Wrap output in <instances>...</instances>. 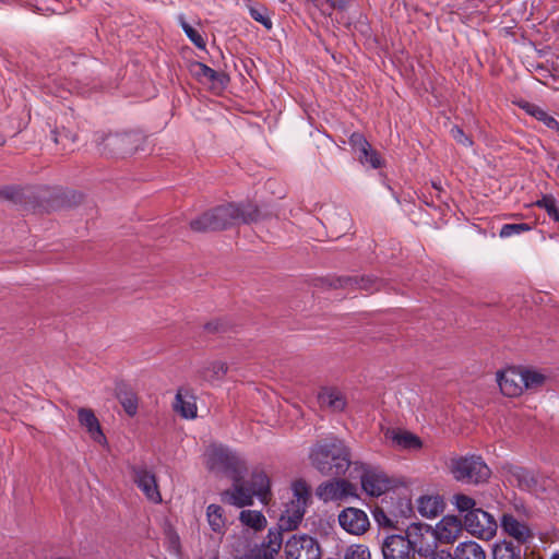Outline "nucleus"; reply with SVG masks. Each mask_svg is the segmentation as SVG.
Wrapping results in <instances>:
<instances>
[{"label":"nucleus","mask_w":559,"mask_h":559,"mask_svg":"<svg viewBox=\"0 0 559 559\" xmlns=\"http://www.w3.org/2000/svg\"><path fill=\"white\" fill-rule=\"evenodd\" d=\"M259 210L251 203L246 204H223L204 212L190 222V228L194 231H216L230 226L243 223L249 224L258 221Z\"/></svg>","instance_id":"f257e3e1"},{"label":"nucleus","mask_w":559,"mask_h":559,"mask_svg":"<svg viewBox=\"0 0 559 559\" xmlns=\"http://www.w3.org/2000/svg\"><path fill=\"white\" fill-rule=\"evenodd\" d=\"M310 461L316 469L326 476L344 475L353 464L349 449L337 438L316 444L311 449Z\"/></svg>","instance_id":"f03ea898"},{"label":"nucleus","mask_w":559,"mask_h":559,"mask_svg":"<svg viewBox=\"0 0 559 559\" xmlns=\"http://www.w3.org/2000/svg\"><path fill=\"white\" fill-rule=\"evenodd\" d=\"M205 465L209 471L225 475L231 480L243 479L247 472L245 460L223 444H211L205 451Z\"/></svg>","instance_id":"7ed1b4c3"},{"label":"nucleus","mask_w":559,"mask_h":559,"mask_svg":"<svg viewBox=\"0 0 559 559\" xmlns=\"http://www.w3.org/2000/svg\"><path fill=\"white\" fill-rule=\"evenodd\" d=\"M144 136L140 132L97 133L95 143L98 152L107 157H127L142 148Z\"/></svg>","instance_id":"20e7f679"},{"label":"nucleus","mask_w":559,"mask_h":559,"mask_svg":"<svg viewBox=\"0 0 559 559\" xmlns=\"http://www.w3.org/2000/svg\"><path fill=\"white\" fill-rule=\"evenodd\" d=\"M450 471L453 478L466 485L486 483L491 471L479 455L459 456L451 460Z\"/></svg>","instance_id":"39448f33"},{"label":"nucleus","mask_w":559,"mask_h":559,"mask_svg":"<svg viewBox=\"0 0 559 559\" xmlns=\"http://www.w3.org/2000/svg\"><path fill=\"white\" fill-rule=\"evenodd\" d=\"M293 499L286 504L284 512L278 519V530L293 531L300 524L308 501L310 499V489L305 480H296L292 487Z\"/></svg>","instance_id":"423d86ee"},{"label":"nucleus","mask_w":559,"mask_h":559,"mask_svg":"<svg viewBox=\"0 0 559 559\" xmlns=\"http://www.w3.org/2000/svg\"><path fill=\"white\" fill-rule=\"evenodd\" d=\"M433 528L428 524L412 523L406 532L405 538L409 540L413 554L420 557H429L436 551L437 540Z\"/></svg>","instance_id":"0eeeda50"},{"label":"nucleus","mask_w":559,"mask_h":559,"mask_svg":"<svg viewBox=\"0 0 559 559\" xmlns=\"http://www.w3.org/2000/svg\"><path fill=\"white\" fill-rule=\"evenodd\" d=\"M353 473H357L360 479L361 488L371 497H380L390 489L388 476L369 465L355 462Z\"/></svg>","instance_id":"6e6552de"},{"label":"nucleus","mask_w":559,"mask_h":559,"mask_svg":"<svg viewBox=\"0 0 559 559\" xmlns=\"http://www.w3.org/2000/svg\"><path fill=\"white\" fill-rule=\"evenodd\" d=\"M500 527L507 536V540H512L514 545L521 546L525 550L535 538L533 528L526 522L516 519L512 513H502Z\"/></svg>","instance_id":"1a4fd4ad"},{"label":"nucleus","mask_w":559,"mask_h":559,"mask_svg":"<svg viewBox=\"0 0 559 559\" xmlns=\"http://www.w3.org/2000/svg\"><path fill=\"white\" fill-rule=\"evenodd\" d=\"M463 523L468 533L485 540L491 539L498 528L495 516L480 508L469 510L465 514Z\"/></svg>","instance_id":"9d476101"},{"label":"nucleus","mask_w":559,"mask_h":559,"mask_svg":"<svg viewBox=\"0 0 559 559\" xmlns=\"http://www.w3.org/2000/svg\"><path fill=\"white\" fill-rule=\"evenodd\" d=\"M286 559H321L318 540L307 534L293 535L285 543Z\"/></svg>","instance_id":"9b49d317"},{"label":"nucleus","mask_w":559,"mask_h":559,"mask_svg":"<svg viewBox=\"0 0 559 559\" xmlns=\"http://www.w3.org/2000/svg\"><path fill=\"white\" fill-rule=\"evenodd\" d=\"M356 487L346 479H334L318 486L316 495L320 500L341 501L348 497H356Z\"/></svg>","instance_id":"f8f14e48"},{"label":"nucleus","mask_w":559,"mask_h":559,"mask_svg":"<svg viewBox=\"0 0 559 559\" xmlns=\"http://www.w3.org/2000/svg\"><path fill=\"white\" fill-rule=\"evenodd\" d=\"M283 544V531L270 530L266 540L245 552L240 559H275Z\"/></svg>","instance_id":"ddd939ff"},{"label":"nucleus","mask_w":559,"mask_h":559,"mask_svg":"<svg viewBox=\"0 0 559 559\" xmlns=\"http://www.w3.org/2000/svg\"><path fill=\"white\" fill-rule=\"evenodd\" d=\"M348 143L352 148L358 154V160L362 165H367L373 169H378L382 166L383 160L380 154L372 148L370 143L359 132H354L348 139Z\"/></svg>","instance_id":"4468645a"},{"label":"nucleus","mask_w":559,"mask_h":559,"mask_svg":"<svg viewBox=\"0 0 559 559\" xmlns=\"http://www.w3.org/2000/svg\"><path fill=\"white\" fill-rule=\"evenodd\" d=\"M132 473L134 483L144 496L154 503L162 502V495L155 474L145 466H134Z\"/></svg>","instance_id":"2eb2a0df"},{"label":"nucleus","mask_w":559,"mask_h":559,"mask_svg":"<svg viewBox=\"0 0 559 559\" xmlns=\"http://www.w3.org/2000/svg\"><path fill=\"white\" fill-rule=\"evenodd\" d=\"M338 523L344 531L353 535L364 534L370 525L366 512L352 507L338 514Z\"/></svg>","instance_id":"dca6fc26"},{"label":"nucleus","mask_w":559,"mask_h":559,"mask_svg":"<svg viewBox=\"0 0 559 559\" xmlns=\"http://www.w3.org/2000/svg\"><path fill=\"white\" fill-rule=\"evenodd\" d=\"M509 481L512 485H515L521 490L531 492V493H539L544 491V486L542 484L540 477L537 476L533 471L521 466H513L509 469Z\"/></svg>","instance_id":"f3484780"},{"label":"nucleus","mask_w":559,"mask_h":559,"mask_svg":"<svg viewBox=\"0 0 559 559\" xmlns=\"http://www.w3.org/2000/svg\"><path fill=\"white\" fill-rule=\"evenodd\" d=\"M381 550L384 559H415L409 540L403 535L386 536L382 542Z\"/></svg>","instance_id":"a211bd4d"},{"label":"nucleus","mask_w":559,"mask_h":559,"mask_svg":"<svg viewBox=\"0 0 559 559\" xmlns=\"http://www.w3.org/2000/svg\"><path fill=\"white\" fill-rule=\"evenodd\" d=\"M521 367H510L497 372V382L503 395L516 397L523 393Z\"/></svg>","instance_id":"6ab92c4d"},{"label":"nucleus","mask_w":559,"mask_h":559,"mask_svg":"<svg viewBox=\"0 0 559 559\" xmlns=\"http://www.w3.org/2000/svg\"><path fill=\"white\" fill-rule=\"evenodd\" d=\"M463 523L455 515H445L433 528L437 543L452 544L454 543L463 532Z\"/></svg>","instance_id":"aec40b11"},{"label":"nucleus","mask_w":559,"mask_h":559,"mask_svg":"<svg viewBox=\"0 0 559 559\" xmlns=\"http://www.w3.org/2000/svg\"><path fill=\"white\" fill-rule=\"evenodd\" d=\"M253 497L255 496L252 490L242 483V479L233 480L231 488L222 493V500L224 502L238 508L251 506L253 503Z\"/></svg>","instance_id":"412c9836"},{"label":"nucleus","mask_w":559,"mask_h":559,"mask_svg":"<svg viewBox=\"0 0 559 559\" xmlns=\"http://www.w3.org/2000/svg\"><path fill=\"white\" fill-rule=\"evenodd\" d=\"M384 437L402 450H419L423 447L420 438L409 431L386 429Z\"/></svg>","instance_id":"4be33fe9"},{"label":"nucleus","mask_w":559,"mask_h":559,"mask_svg":"<svg viewBox=\"0 0 559 559\" xmlns=\"http://www.w3.org/2000/svg\"><path fill=\"white\" fill-rule=\"evenodd\" d=\"M319 403L322 407L333 413L343 412L347 405L345 394L337 388H323L318 395Z\"/></svg>","instance_id":"5701e85b"},{"label":"nucleus","mask_w":559,"mask_h":559,"mask_svg":"<svg viewBox=\"0 0 559 559\" xmlns=\"http://www.w3.org/2000/svg\"><path fill=\"white\" fill-rule=\"evenodd\" d=\"M248 486L262 503H267L271 496V480L264 471L254 469Z\"/></svg>","instance_id":"b1692460"},{"label":"nucleus","mask_w":559,"mask_h":559,"mask_svg":"<svg viewBox=\"0 0 559 559\" xmlns=\"http://www.w3.org/2000/svg\"><path fill=\"white\" fill-rule=\"evenodd\" d=\"M174 409L183 418L193 419L197 417L195 397L185 389H179L175 396Z\"/></svg>","instance_id":"393cba45"},{"label":"nucleus","mask_w":559,"mask_h":559,"mask_svg":"<svg viewBox=\"0 0 559 559\" xmlns=\"http://www.w3.org/2000/svg\"><path fill=\"white\" fill-rule=\"evenodd\" d=\"M79 423L82 427L86 428L91 438L96 442L105 440L99 421L91 408H80L78 411Z\"/></svg>","instance_id":"a878e982"},{"label":"nucleus","mask_w":559,"mask_h":559,"mask_svg":"<svg viewBox=\"0 0 559 559\" xmlns=\"http://www.w3.org/2000/svg\"><path fill=\"white\" fill-rule=\"evenodd\" d=\"M443 508L444 502L440 496H423L417 500L418 512L428 519L437 518Z\"/></svg>","instance_id":"bb28decb"},{"label":"nucleus","mask_w":559,"mask_h":559,"mask_svg":"<svg viewBox=\"0 0 559 559\" xmlns=\"http://www.w3.org/2000/svg\"><path fill=\"white\" fill-rule=\"evenodd\" d=\"M455 559H486V551L480 544L474 540L460 543L453 551Z\"/></svg>","instance_id":"cd10ccee"},{"label":"nucleus","mask_w":559,"mask_h":559,"mask_svg":"<svg viewBox=\"0 0 559 559\" xmlns=\"http://www.w3.org/2000/svg\"><path fill=\"white\" fill-rule=\"evenodd\" d=\"M524 552L525 549L507 539L496 543L492 549L493 559H523Z\"/></svg>","instance_id":"c85d7f7f"},{"label":"nucleus","mask_w":559,"mask_h":559,"mask_svg":"<svg viewBox=\"0 0 559 559\" xmlns=\"http://www.w3.org/2000/svg\"><path fill=\"white\" fill-rule=\"evenodd\" d=\"M521 373L523 390L536 391L544 385L547 379L544 373L531 368L521 367Z\"/></svg>","instance_id":"c756f323"},{"label":"nucleus","mask_w":559,"mask_h":559,"mask_svg":"<svg viewBox=\"0 0 559 559\" xmlns=\"http://www.w3.org/2000/svg\"><path fill=\"white\" fill-rule=\"evenodd\" d=\"M206 518L211 530L215 533H223L226 526L223 508L218 504H210L206 509Z\"/></svg>","instance_id":"7c9ffc66"},{"label":"nucleus","mask_w":559,"mask_h":559,"mask_svg":"<svg viewBox=\"0 0 559 559\" xmlns=\"http://www.w3.org/2000/svg\"><path fill=\"white\" fill-rule=\"evenodd\" d=\"M240 522L254 531H261L266 525V519L260 511L242 510L239 515Z\"/></svg>","instance_id":"2f4dec72"},{"label":"nucleus","mask_w":559,"mask_h":559,"mask_svg":"<svg viewBox=\"0 0 559 559\" xmlns=\"http://www.w3.org/2000/svg\"><path fill=\"white\" fill-rule=\"evenodd\" d=\"M228 367L223 361H213L204 367L201 371V377L210 382L221 380L227 373Z\"/></svg>","instance_id":"473e14b6"},{"label":"nucleus","mask_w":559,"mask_h":559,"mask_svg":"<svg viewBox=\"0 0 559 559\" xmlns=\"http://www.w3.org/2000/svg\"><path fill=\"white\" fill-rule=\"evenodd\" d=\"M191 71L200 81L216 82L223 78L222 74L202 62L193 63Z\"/></svg>","instance_id":"72a5a7b5"},{"label":"nucleus","mask_w":559,"mask_h":559,"mask_svg":"<svg viewBox=\"0 0 559 559\" xmlns=\"http://www.w3.org/2000/svg\"><path fill=\"white\" fill-rule=\"evenodd\" d=\"M527 111L537 120L543 121L549 129L559 131V122L552 116L548 115L544 109L535 105H528Z\"/></svg>","instance_id":"f704fd0d"},{"label":"nucleus","mask_w":559,"mask_h":559,"mask_svg":"<svg viewBox=\"0 0 559 559\" xmlns=\"http://www.w3.org/2000/svg\"><path fill=\"white\" fill-rule=\"evenodd\" d=\"M535 205L544 209L549 218H551L554 222H559V209L557 206L556 199L552 195H544L540 200H537L535 202Z\"/></svg>","instance_id":"c9c22d12"},{"label":"nucleus","mask_w":559,"mask_h":559,"mask_svg":"<svg viewBox=\"0 0 559 559\" xmlns=\"http://www.w3.org/2000/svg\"><path fill=\"white\" fill-rule=\"evenodd\" d=\"M317 7L324 15L330 16L333 10H345L347 0H317Z\"/></svg>","instance_id":"e433bc0d"},{"label":"nucleus","mask_w":559,"mask_h":559,"mask_svg":"<svg viewBox=\"0 0 559 559\" xmlns=\"http://www.w3.org/2000/svg\"><path fill=\"white\" fill-rule=\"evenodd\" d=\"M530 230H532V226L527 223L504 224L499 231V236L501 238H509Z\"/></svg>","instance_id":"4c0bfd02"},{"label":"nucleus","mask_w":559,"mask_h":559,"mask_svg":"<svg viewBox=\"0 0 559 559\" xmlns=\"http://www.w3.org/2000/svg\"><path fill=\"white\" fill-rule=\"evenodd\" d=\"M118 399L129 416H134L138 412V397L133 392H124L118 395Z\"/></svg>","instance_id":"58836bf2"},{"label":"nucleus","mask_w":559,"mask_h":559,"mask_svg":"<svg viewBox=\"0 0 559 559\" xmlns=\"http://www.w3.org/2000/svg\"><path fill=\"white\" fill-rule=\"evenodd\" d=\"M250 16L261 23L267 29L272 28V21L269 15V11L264 7H250L249 8Z\"/></svg>","instance_id":"ea45409f"},{"label":"nucleus","mask_w":559,"mask_h":559,"mask_svg":"<svg viewBox=\"0 0 559 559\" xmlns=\"http://www.w3.org/2000/svg\"><path fill=\"white\" fill-rule=\"evenodd\" d=\"M181 27L188 38L200 49L205 48V40L202 37V35L195 31L189 23H187L185 20H181Z\"/></svg>","instance_id":"a19ab883"},{"label":"nucleus","mask_w":559,"mask_h":559,"mask_svg":"<svg viewBox=\"0 0 559 559\" xmlns=\"http://www.w3.org/2000/svg\"><path fill=\"white\" fill-rule=\"evenodd\" d=\"M344 559H371V554L367 546L353 545L346 550Z\"/></svg>","instance_id":"79ce46f5"},{"label":"nucleus","mask_w":559,"mask_h":559,"mask_svg":"<svg viewBox=\"0 0 559 559\" xmlns=\"http://www.w3.org/2000/svg\"><path fill=\"white\" fill-rule=\"evenodd\" d=\"M450 134L457 144L464 147H471L473 145L472 138L467 135L459 126H452L450 129Z\"/></svg>","instance_id":"37998d69"},{"label":"nucleus","mask_w":559,"mask_h":559,"mask_svg":"<svg viewBox=\"0 0 559 559\" xmlns=\"http://www.w3.org/2000/svg\"><path fill=\"white\" fill-rule=\"evenodd\" d=\"M454 503H455V507L461 511V512H466L468 513L469 510H476L477 508H475V500L466 495H456L454 497Z\"/></svg>","instance_id":"c03bdc74"},{"label":"nucleus","mask_w":559,"mask_h":559,"mask_svg":"<svg viewBox=\"0 0 559 559\" xmlns=\"http://www.w3.org/2000/svg\"><path fill=\"white\" fill-rule=\"evenodd\" d=\"M359 282L357 278L354 277H340L336 280V282L333 284L334 287H349L353 285H358Z\"/></svg>","instance_id":"a18cd8bd"},{"label":"nucleus","mask_w":559,"mask_h":559,"mask_svg":"<svg viewBox=\"0 0 559 559\" xmlns=\"http://www.w3.org/2000/svg\"><path fill=\"white\" fill-rule=\"evenodd\" d=\"M429 559H455L453 554L447 550L435 551L429 556Z\"/></svg>","instance_id":"49530a36"},{"label":"nucleus","mask_w":559,"mask_h":559,"mask_svg":"<svg viewBox=\"0 0 559 559\" xmlns=\"http://www.w3.org/2000/svg\"><path fill=\"white\" fill-rule=\"evenodd\" d=\"M206 329H207V330H213V331L218 330V329H217V326H216V325H214L213 323H209V324L206 325Z\"/></svg>","instance_id":"de8ad7c7"},{"label":"nucleus","mask_w":559,"mask_h":559,"mask_svg":"<svg viewBox=\"0 0 559 559\" xmlns=\"http://www.w3.org/2000/svg\"><path fill=\"white\" fill-rule=\"evenodd\" d=\"M432 187L436 189V190H441V187L439 185H437L436 182H432Z\"/></svg>","instance_id":"09e8293b"},{"label":"nucleus","mask_w":559,"mask_h":559,"mask_svg":"<svg viewBox=\"0 0 559 559\" xmlns=\"http://www.w3.org/2000/svg\"><path fill=\"white\" fill-rule=\"evenodd\" d=\"M52 134H53V141H55L56 143H58L57 132H56V131H52Z\"/></svg>","instance_id":"8fccbe9b"},{"label":"nucleus","mask_w":559,"mask_h":559,"mask_svg":"<svg viewBox=\"0 0 559 559\" xmlns=\"http://www.w3.org/2000/svg\"><path fill=\"white\" fill-rule=\"evenodd\" d=\"M551 559H559V554H555Z\"/></svg>","instance_id":"3c124183"}]
</instances>
